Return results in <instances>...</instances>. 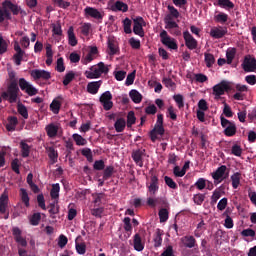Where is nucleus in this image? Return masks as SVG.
I'll use <instances>...</instances> for the list:
<instances>
[{"label": "nucleus", "instance_id": "1", "mask_svg": "<svg viewBox=\"0 0 256 256\" xmlns=\"http://www.w3.org/2000/svg\"><path fill=\"white\" fill-rule=\"evenodd\" d=\"M27 15V12L21 9V6L11 2V0H5L2 2V6L0 7V23L6 21H11L13 19L12 15Z\"/></svg>", "mask_w": 256, "mask_h": 256}, {"label": "nucleus", "instance_id": "2", "mask_svg": "<svg viewBox=\"0 0 256 256\" xmlns=\"http://www.w3.org/2000/svg\"><path fill=\"white\" fill-rule=\"evenodd\" d=\"M9 81L7 91L2 92L4 101L9 103H17V97L19 96V83L17 80V73L11 71L8 73Z\"/></svg>", "mask_w": 256, "mask_h": 256}, {"label": "nucleus", "instance_id": "3", "mask_svg": "<svg viewBox=\"0 0 256 256\" xmlns=\"http://www.w3.org/2000/svg\"><path fill=\"white\" fill-rule=\"evenodd\" d=\"M103 73L107 75L109 68L105 66V63L99 62L97 65L92 66L90 71H86L84 75L87 79H99Z\"/></svg>", "mask_w": 256, "mask_h": 256}, {"label": "nucleus", "instance_id": "4", "mask_svg": "<svg viewBox=\"0 0 256 256\" xmlns=\"http://www.w3.org/2000/svg\"><path fill=\"white\" fill-rule=\"evenodd\" d=\"M220 121L224 129V135H226V137H233L236 135L237 126L235 125V122H231L223 116L220 117Z\"/></svg>", "mask_w": 256, "mask_h": 256}, {"label": "nucleus", "instance_id": "5", "mask_svg": "<svg viewBox=\"0 0 256 256\" xmlns=\"http://www.w3.org/2000/svg\"><path fill=\"white\" fill-rule=\"evenodd\" d=\"M160 41L162 45H165V47H168V49H172L174 51H177L179 49L177 41L171 36H169L166 30H162L160 32Z\"/></svg>", "mask_w": 256, "mask_h": 256}, {"label": "nucleus", "instance_id": "6", "mask_svg": "<svg viewBox=\"0 0 256 256\" xmlns=\"http://www.w3.org/2000/svg\"><path fill=\"white\" fill-rule=\"evenodd\" d=\"M212 90L215 99H219L221 95H225L227 91H231V86L229 85V82L222 80L220 83L214 85Z\"/></svg>", "mask_w": 256, "mask_h": 256}, {"label": "nucleus", "instance_id": "7", "mask_svg": "<svg viewBox=\"0 0 256 256\" xmlns=\"http://www.w3.org/2000/svg\"><path fill=\"white\" fill-rule=\"evenodd\" d=\"M226 171H227V166L222 165L218 167L216 171L211 173L212 179H214V185H219V183L227 179L228 175H225Z\"/></svg>", "mask_w": 256, "mask_h": 256}, {"label": "nucleus", "instance_id": "8", "mask_svg": "<svg viewBox=\"0 0 256 256\" xmlns=\"http://www.w3.org/2000/svg\"><path fill=\"white\" fill-rule=\"evenodd\" d=\"M18 85L21 91H25V93H27V95H29L30 97H33L38 93L37 88L33 87V85H31L27 80H25V78H20L18 81Z\"/></svg>", "mask_w": 256, "mask_h": 256}, {"label": "nucleus", "instance_id": "9", "mask_svg": "<svg viewBox=\"0 0 256 256\" xmlns=\"http://www.w3.org/2000/svg\"><path fill=\"white\" fill-rule=\"evenodd\" d=\"M113 94L110 91L104 92L100 96V103L103 106L104 111H111L113 109Z\"/></svg>", "mask_w": 256, "mask_h": 256}, {"label": "nucleus", "instance_id": "10", "mask_svg": "<svg viewBox=\"0 0 256 256\" xmlns=\"http://www.w3.org/2000/svg\"><path fill=\"white\" fill-rule=\"evenodd\" d=\"M133 33L139 37H145V31L143 30V25L145 26V20L143 17L139 16L133 20Z\"/></svg>", "mask_w": 256, "mask_h": 256}, {"label": "nucleus", "instance_id": "11", "mask_svg": "<svg viewBox=\"0 0 256 256\" xmlns=\"http://www.w3.org/2000/svg\"><path fill=\"white\" fill-rule=\"evenodd\" d=\"M108 8L110 11H113L114 13H117V11H122V13H127L129 11V5L123 1H116L115 3L113 2H108Z\"/></svg>", "mask_w": 256, "mask_h": 256}, {"label": "nucleus", "instance_id": "12", "mask_svg": "<svg viewBox=\"0 0 256 256\" xmlns=\"http://www.w3.org/2000/svg\"><path fill=\"white\" fill-rule=\"evenodd\" d=\"M149 194L153 197L159 191V178L157 175L152 174L150 177V184L147 185Z\"/></svg>", "mask_w": 256, "mask_h": 256}, {"label": "nucleus", "instance_id": "13", "mask_svg": "<svg viewBox=\"0 0 256 256\" xmlns=\"http://www.w3.org/2000/svg\"><path fill=\"white\" fill-rule=\"evenodd\" d=\"M242 69L245 73H253L256 71V59L245 57L242 63Z\"/></svg>", "mask_w": 256, "mask_h": 256}, {"label": "nucleus", "instance_id": "14", "mask_svg": "<svg viewBox=\"0 0 256 256\" xmlns=\"http://www.w3.org/2000/svg\"><path fill=\"white\" fill-rule=\"evenodd\" d=\"M131 157L134 163L138 165V167H143V157H145V149L133 150Z\"/></svg>", "mask_w": 256, "mask_h": 256}, {"label": "nucleus", "instance_id": "15", "mask_svg": "<svg viewBox=\"0 0 256 256\" xmlns=\"http://www.w3.org/2000/svg\"><path fill=\"white\" fill-rule=\"evenodd\" d=\"M183 37L186 47L193 51V49H195L198 45L197 40L194 39L193 35H191V33H189L187 30L183 32Z\"/></svg>", "mask_w": 256, "mask_h": 256}, {"label": "nucleus", "instance_id": "16", "mask_svg": "<svg viewBox=\"0 0 256 256\" xmlns=\"http://www.w3.org/2000/svg\"><path fill=\"white\" fill-rule=\"evenodd\" d=\"M14 50L16 51V54H14L13 59L15 65H21V62L23 61V55H25V51L21 49V46L19 45V42L14 43Z\"/></svg>", "mask_w": 256, "mask_h": 256}, {"label": "nucleus", "instance_id": "17", "mask_svg": "<svg viewBox=\"0 0 256 256\" xmlns=\"http://www.w3.org/2000/svg\"><path fill=\"white\" fill-rule=\"evenodd\" d=\"M21 229L19 227H14L12 229V235L14 236V239L18 245L21 247H27V240L21 236Z\"/></svg>", "mask_w": 256, "mask_h": 256}, {"label": "nucleus", "instance_id": "18", "mask_svg": "<svg viewBox=\"0 0 256 256\" xmlns=\"http://www.w3.org/2000/svg\"><path fill=\"white\" fill-rule=\"evenodd\" d=\"M157 135H165V128L161 124H155L154 128L150 131V139L153 143L157 141Z\"/></svg>", "mask_w": 256, "mask_h": 256}, {"label": "nucleus", "instance_id": "19", "mask_svg": "<svg viewBox=\"0 0 256 256\" xmlns=\"http://www.w3.org/2000/svg\"><path fill=\"white\" fill-rule=\"evenodd\" d=\"M181 243L186 247V249H193L197 247V240L194 236L186 235L181 238Z\"/></svg>", "mask_w": 256, "mask_h": 256}, {"label": "nucleus", "instance_id": "20", "mask_svg": "<svg viewBox=\"0 0 256 256\" xmlns=\"http://www.w3.org/2000/svg\"><path fill=\"white\" fill-rule=\"evenodd\" d=\"M33 79H44L45 81L51 79V73L45 70L35 69L31 72Z\"/></svg>", "mask_w": 256, "mask_h": 256}, {"label": "nucleus", "instance_id": "21", "mask_svg": "<svg viewBox=\"0 0 256 256\" xmlns=\"http://www.w3.org/2000/svg\"><path fill=\"white\" fill-rule=\"evenodd\" d=\"M210 35L213 39H223L227 35V28L223 27H214L210 30Z\"/></svg>", "mask_w": 256, "mask_h": 256}, {"label": "nucleus", "instance_id": "22", "mask_svg": "<svg viewBox=\"0 0 256 256\" xmlns=\"http://www.w3.org/2000/svg\"><path fill=\"white\" fill-rule=\"evenodd\" d=\"M9 205V195L7 193H3L0 196V213L1 215H5L7 213V207Z\"/></svg>", "mask_w": 256, "mask_h": 256}, {"label": "nucleus", "instance_id": "23", "mask_svg": "<svg viewBox=\"0 0 256 256\" xmlns=\"http://www.w3.org/2000/svg\"><path fill=\"white\" fill-rule=\"evenodd\" d=\"M67 35H68V44L70 45V47H77V36H75V28H73V26H70L68 31H67Z\"/></svg>", "mask_w": 256, "mask_h": 256}, {"label": "nucleus", "instance_id": "24", "mask_svg": "<svg viewBox=\"0 0 256 256\" xmlns=\"http://www.w3.org/2000/svg\"><path fill=\"white\" fill-rule=\"evenodd\" d=\"M85 13L87 15H89V17H92L93 19H98L101 20L103 19V15L101 12H99V10H97V8H93V7H86L84 9Z\"/></svg>", "mask_w": 256, "mask_h": 256}, {"label": "nucleus", "instance_id": "25", "mask_svg": "<svg viewBox=\"0 0 256 256\" xmlns=\"http://www.w3.org/2000/svg\"><path fill=\"white\" fill-rule=\"evenodd\" d=\"M100 87H101V81L90 82L87 85V91L91 95H97V93H99Z\"/></svg>", "mask_w": 256, "mask_h": 256}, {"label": "nucleus", "instance_id": "26", "mask_svg": "<svg viewBox=\"0 0 256 256\" xmlns=\"http://www.w3.org/2000/svg\"><path fill=\"white\" fill-rule=\"evenodd\" d=\"M125 127H127V121H125V118H118L114 123L116 133H123V131H125Z\"/></svg>", "mask_w": 256, "mask_h": 256}, {"label": "nucleus", "instance_id": "27", "mask_svg": "<svg viewBox=\"0 0 256 256\" xmlns=\"http://www.w3.org/2000/svg\"><path fill=\"white\" fill-rule=\"evenodd\" d=\"M58 131H59V126L53 123L46 126V133L50 138L57 137Z\"/></svg>", "mask_w": 256, "mask_h": 256}, {"label": "nucleus", "instance_id": "28", "mask_svg": "<svg viewBox=\"0 0 256 256\" xmlns=\"http://www.w3.org/2000/svg\"><path fill=\"white\" fill-rule=\"evenodd\" d=\"M50 111L54 113V115H59V111H61V100L59 98H55L50 104Z\"/></svg>", "mask_w": 256, "mask_h": 256}, {"label": "nucleus", "instance_id": "29", "mask_svg": "<svg viewBox=\"0 0 256 256\" xmlns=\"http://www.w3.org/2000/svg\"><path fill=\"white\" fill-rule=\"evenodd\" d=\"M134 249L135 251H143L145 249V244H143L139 234L134 235Z\"/></svg>", "mask_w": 256, "mask_h": 256}, {"label": "nucleus", "instance_id": "30", "mask_svg": "<svg viewBox=\"0 0 256 256\" xmlns=\"http://www.w3.org/2000/svg\"><path fill=\"white\" fill-rule=\"evenodd\" d=\"M20 149H21V155L24 159L29 157L31 153V146H29V144H27L25 141H21Z\"/></svg>", "mask_w": 256, "mask_h": 256}, {"label": "nucleus", "instance_id": "31", "mask_svg": "<svg viewBox=\"0 0 256 256\" xmlns=\"http://www.w3.org/2000/svg\"><path fill=\"white\" fill-rule=\"evenodd\" d=\"M163 245V231L157 229L154 236V247H161Z\"/></svg>", "mask_w": 256, "mask_h": 256}, {"label": "nucleus", "instance_id": "32", "mask_svg": "<svg viewBox=\"0 0 256 256\" xmlns=\"http://www.w3.org/2000/svg\"><path fill=\"white\" fill-rule=\"evenodd\" d=\"M214 21L216 23H220L221 25H225V23L229 21V15L225 14L224 12H220L214 16Z\"/></svg>", "mask_w": 256, "mask_h": 256}, {"label": "nucleus", "instance_id": "33", "mask_svg": "<svg viewBox=\"0 0 256 256\" xmlns=\"http://www.w3.org/2000/svg\"><path fill=\"white\" fill-rule=\"evenodd\" d=\"M130 95V99L133 101V103H141V101H143V95H141V93H139V91L137 90H131L129 92Z\"/></svg>", "mask_w": 256, "mask_h": 256}, {"label": "nucleus", "instance_id": "34", "mask_svg": "<svg viewBox=\"0 0 256 256\" xmlns=\"http://www.w3.org/2000/svg\"><path fill=\"white\" fill-rule=\"evenodd\" d=\"M232 187L233 189H238L241 185V172H236L231 176Z\"/></svg>", "mask_w": 256, "mask_h": 256}, {"label": "nucleus", "instance_id": "35", "mask_svg": "<svg viewBox=\"0 0 256 256\" xmlns=\"http://www.w3.org/2000/svg\"><path fill=\"white\" fill-rule=\"evenodd\" d=\"M217 5L222 9H235V4L231 0H218Z\"/></svg>", "mask_w": 256, "mask_h": 256}, {"label": "nucleus", "instance_id": "36", "mask_svg": "<svg viewBox=\"0 0 256 256\" xmlns=\"http://www.w3.org/2000/svg\"><path fill=\"white\" fill-rule=\"evenodd\" d=\"M114 173H115V167L107 166L106 168H104L103 181H108V179H111Z\"/></svg>", "mask_w": 256, "mask_h": 256}, {"label": "nucleus", "instance_id": "37", "mask_svg": "<svg viewBox=\"0 0 256 256\" xmlns=\"http://www.w3.org/2000/svg\"><path fill=\"white\" fill-rule=\"evenodd\" d=\"M204 61L206 63V67L211 69V67L215 65V56L211 53H204Z\"/></svg>", "mask_w": 256, "mask_h": 256}, {"label": "nucleus", "instance_id": "38", "mask_svg": "<svg viewBox=\"0 0 256 256\" xmlns=\"http://www.w3.org/2000/svg\"><path fill=\"white\" fill-rule=\"evenodd\" d=\"M122 24H123L124 33H126V35H131V33H133V30H131V25H133V21H131V19L129 18H125L122 21Z\"/></svg>", "mask_w": 256, "mask_h": 256}, {"label": "nucleus", "instance_id": "39", "mask_svg": "<svg viewBox=\"0 0 256 256\" xmlns=\"http://www.w3.org/2000/svg\"><path fill=\"white\" fill-rule=\"evenodd\" d=\"M235 55H237V49L236 48H230L226 52V62L228 65H231L233 63V60L235 59Z\"/></svg>", "mask_w": 256, "mask_h": 256}, {"label": "nucleus", "instance_id": "40", "mask_svg": "<svg viewBox=\"0 0 256 256\" xmlns=\"http://www.w3.org/2000/svg\"><path fill=\"white\" fill-rule=\"evenodd\" d=\"M20 197L22 203H24L25 207H29L30 203V198L29 194L27 193V190L25 188H20Z\"/></svg>", "mask_w": 256, "mask_h": 256}, {"label": "nucleus", "instance_id": "41", "mask_svg": "<svg viewBox=\"0 0 256 256\" xmlns=\"http://www.w3.org/2000/svg\"><path fill=\"white\" fill-rule=\"evenodd\" d=\"M160 223H165L169 219V210L161 208L158 212Z\"/></svg>", "mask_w": 256, "mask_h": 256}, {"label": "nucleus", "instance_id": "42", "mask_svg": "<svg viewBox=\"0 0 256 256\" xmlns=\"http://www.w3.org/2000/svg\"><path fill=\"white\" fill-rule=\"evenodd\" d=\"M61 187L59 186V184H53L52 185V189L50 191V196L52 199H54V201H56V199H59V191H60Z\"/></svg>", "mask_w": 256, "mask_h": 256}, {"label": "nucleus", "instance_id": "43", "mask_svg": "<svg viewBox=\"0 0 256 256\" xmlns=\"http://www.w3.org/2000/svg\"><path fill=\"white\" fill-rule=\"evenodd\" d=\"M137 121V118L135 117L134 111H129L127 114V127H133L135 125V122Z\"/></svg>", "mask_w": 256, "mask_h": 256}, {"label": "nucleus", "instance_id": "44", "mask_svg": "<svg viewBox=\"0 0 256 256\" xmlns=\"http://www.w3.org/2000/svg\"><path fill=\"white\" fill-rule=\"evenodd\" d=\"M41 223V213L36 212L30 217V225L37 227Z\"/></svg>", "mask_w": 256, "mask_h": 256}, {"label": "nucleus", "instance_id": "45", "mask_svg": "<svg viewBox=\"0 0 256 256\" xmlns=\"http://www.w3.org/2000/svg\"><path fill=\"white\" fill-rule=\"evenodd\" d=\"M81 155H83V157H86L89 163H93V152L90 148H83L81 150Z\"/></svg>", "mask_w": 256, "mask_h": 256}, {"label": "nucleus", "instance_id": "46", "mask_svg": "<svg viewBox=\"0 0 256 256\" xmlns=\"http://www.w3.org/2000/svg\"><path fill=\"white\" fill-rule=\"evenodd\" d=\"M108 49L109 55H117V51H119V48H117V45H115V41L111 39L108 40Z\"/></svg>", "mask_w": 256, "mask_h": 256}, {"label": "nucleus", "instance_id": "47", "mask_svg": "<svg viewBox=\"0 0 256 256\" xmlns=\"http://www.w3.org/2000/svg\"><path fill=\"white\" fill-rule=\"evenodd\" d=\"M76 251L78 255H85V253H87V245L85 242H76Z\"/></svg>", "mask_w": 256, "mask_h": 256}, {"label": "nucleus", "instance_id": "48", "mask_svg": "<svg viewBox=\"0 0 256 256\" xmlns=\"http://www.w3.org/2000/svg\"><path fill=\"white\" fill-rule=\"evenodd\" d=\"M75 204H69L68 206V220L73 221L77 217V209L74 208Z\"/></svg>", "mask_w": 256, "mask_h": 256}, {"label": "nucleus", "instance_id": "49", "mask_svg": "<svg viewBox=\"0 0 256 256\" xmlns=\"http://www.w3.org/2000/svg\"><path fill=\"white\" fill-rule=\"evenodd\" d=\"M18 113L21 115L24 119H29V111L27 110V107L23 104H18Z\"/></svg>", "mask_w": 256, "mask_h": 256}, {"label": "nucleus", "instance_id": "50", "mask_svg": "<svg viewBox=\"0 0 256 256\" xmlns=\"http://www.w3.org/2000/svg\"><path fill=\"white\" fill-rule=\"evenodd\" d=\"M175 103H177L179 109H183L185 107V102L183 100V95L176 94L173 96Z\"/></svg>", "mask_w": 256, "mask_h": 256}, {"label": "nucleus", "instance_id": "51", "mask_svg": "<svg viewBox=\"0 0 256 256\" xmlns=\"http://www.w3.org/2000/svg\"><path fill=\"white\" fill-rule=\"evenodd\" d=\"M73 139L76 145H79V146L87 145V140L79 134H73Z\"/></svg>", "mask_w": 256, "mask_h": 256}, {"label": "nucleus", "instance_id": "52", "mask_svg": "<svg viewBox=\"0 0 256 256\" xmlns=\"http://www.w3.org/2000/svg\"><path fill=\"white\" fill-rule=\"evenodd\" d=\"M194 186H196V188L199 190V191H203V189H205V187H207V180H205V178H199Z\"/></svg>", "mask_w": 256, "mask_h": 256}, {"label": "nucleus", "instance_id": "53", "mask_svg": "<svg viewBox=\"0 0 256 256\" xmlns=\"http://www.w3.org/2000/svg\"><path fill=\"white\" fill-rule=\"evenodd\" d=\"M219 199H221V190L216 189L213 191V194L211 196V205H215V203H217Z\"/></svg>", "mask_w": 256, "mask_h": 256}, {"label": "nucleus", "instance_id": "54", "mask_svg": "<svg viewBox=\"0 0 256 256\" xmlns=\"http://www.w3.org/2000/svg\"><path fill=\"white\" fill-rule=\"evenodd\" d=\"M19 167H21V164H19V159L15 158L11 162V169L16 173V175H19L21 171L19 170Z\"/></svg>", "mask_w": 256, "mask_h": 256}, {"label": "nucleus", "instance_id": "55", "mask_svg": "<svg viewBox=\"0 0 256 256\" xmlns=\"http://www.w3.org/2000/svg\"><path fill=\"white\" fill-rule=\"evenodd\" d=\"M123 223L126 233H131V231H133V226L131 225V218L125 217Z\"/></svg>", "mask_w": 256, "mask_h": 256}, {"label": "nucleus", "instance_id": "56", "mask_svg": "<svg viewBox=\"0 0 256 256\" xmlns=\"http://www.w3.org/2000/svg\"><path fill=\"white\" fill-rule=\"evenodd\" d=\"M193 201L196 205H203V201H205V194L198 193L194 195Z\"/></svg>", "mask_w": 256, "mask_h": 256}, {"label": "nucleus", "instance_id": "57", "mask_svg": "<svg viewBox=\"0 0 256 256\" xmlns=\"http://www.w3.org/2000/svg\"><path fill=\"white\" fill-rule=\"evenodd\" d=\"M165 184L168 185L170 189H177V183L173 181V178L169 176L164 177Z\"/></svg>", "mask_w": 256, "mask_h": 256}, {"label": "nucleus", "instance_id": "58", "mask_svg": "<svg viewBox=\"0 0 256 256\" xmlns=\"http://www.w3.org/2000/svg\"><path fill=\"white\" fill-rule=\"evenodd\" d=\"M93 168L95 169V171H103V169H105V161L96 160L93 164Z\"/></svg>", "mask_w": 256, "mask_h": 256}, {"label": "nucleus", "instance_id": "59", "mask_svg": "<svg viewBox=\"0 0 256 256\" xmlns=\"http://www.w3.org/2000/svg\"><path fill=\"white\" fill-rule=\"evenodd\" d=\"M231 151L232 155H235V157H241L243 153V149H241V146H239L238 144L233 145Z\"/></svg>", "mask_w": 256, "mask_h": 256}, {"label": "nucleus", "instance_id": "60", "mask_svg": "<svg viewBox=\"0 0 256 256\" xmlns=\"http://www.w3.org/2000/svg\"><path fill=\"white\" fill-rule=\"evenodd\" d=\"M137 71H133L132 73L128 74L126 81H125V85H127L129 87V85H133V83H135V75H136Z\"/></svg>", "mask_w": 256, "mask_h": 256}, {"label": "nucleus", "instance_id": "61", "mask_svg": "<svg viewBox=\"0 0 256 256\" xmlns=\"http://www.w3.org/2000/svg\"><path fill=\"white\" fill-rule=\"evenodd\" d=\"M129 44L132 49H141V41L135 39L134 37L129 39Z\"/></svg>", "mask_w": 256, "mask_h": 256}, {"label": "nucleus", "instance_id": "62", "mask_svg": "<svg viewBox=\"0 0 256 256\" xmlns=\"http://www.w3.org/2000/svg\"><path fill=\"white\" fill-rule=\"evenodd\" d=\"M7 53V41L0 35V55Z\"/></svg>", "mask_w": 256, "mask_h": 256}, {"label": "nucleus", "instance_id": "63", "mask_svg": "<svg viewBox=\"0 0 256 256\" xmlns=\"http://www.w3.org/2000/svg\"><path fill=\"white\" fill-rule=\"evenodd\" d=\"M227 203V198H222L217 204L218 211H225V209L227 208Z\"/></svg>", "mask_w": 256, "mask_h": 256}, {"label": "nucleus", "instance_id": "64", "mask_svg": "<svg viewBox=\"0 0 256 256\" xmlns=\"http://www.w3.org/2000/svg\"><path fill=\"white\" fill-rule=\"evenodd\" d=\"M161 256H175L173 252V246L169 245L167 248L163 251Z\"/></svg>", "mask_w": 256, "mask_h": 256}]
</instances>
